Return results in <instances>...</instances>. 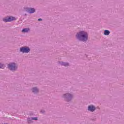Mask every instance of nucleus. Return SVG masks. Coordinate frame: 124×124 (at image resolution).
I'll list each match as a JSON object with an SVG mask.
<instances>
[{
    "label": "nucleus",
    "mask_w": 124,
    "mask_h": 124,
    "mask_svg": "<svg viewBox=\"0 0 124 124\" xmlns=\"http://www.w3.org/2000/svg\"><path fill=\"white\" fill-rule=\"evenodd\" d=\"M76 38L78 41L86 42L89 39V34L87 31H81L77 33Z\"/></svg>",
    "instance_id": "1"
},
{
    "label": "nucleus",
    "mask_w": 124,
    "mask_h": 124,
    "mask_svg": "<svg viewBox=\"0 0 124 124\" xmlns=\"http://www.w3.org/2000/svg\"><path fill=\"white\" fill-rule=\"evenodd\" d=\"M7 67L11 71H16L17 70L18 64L15 62H11L7 64Z\"/></svg>",
    "instance_id": "2"
},
{
    "label": "nucleus",
    "mask_w": 124,
    "mask_h": 124,
    "mask_svg": "<svg viewBox=\"0 0 124 124\" xmlns=\"http://www.w3.org/2000/svg\"><path fill=\"white\" fill-rule=\"evenodd\" d=\"M62 97L66 101H71L72 98H73V94L69 93H66L63 94Z\"/></svg>",
    "instance_id": "3"
},
{
    "label": "nucleus",
    "mask_w": 124,
    "mask_h": 124,
    "mask_svg": "<svg viewBox=\"0 0 124 124\" xmlns=\"http://www.w3.org/2000/svg\"><path fill=\"white\" fill-rule=\"evenodd\" d=\"M20 53H28L31 51V48L28 46H22L19 48Z\"/></svg>",
    "instance_id": "4"
},
{
    "label": "nucleus",
    "mask_w": 124,
    "mask_h": 124,
    "mask_svg": "<svg viewBox=\"0 0 124 124\" xmlns=\"http://www.w3.org/2000/svg\"><path fill=\"white\" fill-rule=\"evenodd\" d=\"M16 18L13 16H10L8 17H5L2 19L3 22H6L8 23L9 22H13V21H15Z\"/></svg>",
    "instance_id": "5"
},
{
    "label": "nucleus",
    "mask_w": 124,
    "mask_h": 124,
    "mask_svg": "<svg viewBox=\"0 0 124 124\" xmlns=\"http://www.w3.org/2000/svg\"><path fill=\"white\" fill-rule=\"evenodd\" d=\"M96 109L95 106L91 105L88 107V110L90 111L91 112H94Z\"/></svg>",
    "instance_id": "6"
},
{
    "label": "nucleus",
    "mask_w": 124,
    "mask_h": 124,
    "mask_svg": "<svg viewBox=\"0 0 124 124\" xmlns=\"http://www.w3.org/2000/svg\"><path fill=\"white\" fill-rule=\"evenodd\" d=\"M59 64L62 66H69V63L67 62H59Z\"/></svg>",
    "instance_id": "7"
},
{
    "label": "nucleus",
    "mask_w": 124,
    "mask_h": 124,
    "mask_svg": "<svg viewBox=\"0 0 124 124\" xmlns=\"http://www.w3.org/2000/svg\"><path fill=\"white\" fill-rule=\"evenodd\" d=\"M39 92V89L37 88V87H33L32 89V93H37Z\"/></svg>",
    "instance_id": "8"
},
{
    "label": "nucleus",
    "mask_w": 124,
    "mask_h": 124,
    "mask_svg": "<svg viewBox=\"0 0 124 124\" xmlns=\"http://www.w3.org/2000/svg\"><path fill=\"white\" fill-rule=\"evenodd\" d=\"M35 12V9L33 8H30L29 9V13L30 14H32Z\"/></svg>",
    "instance_id": "9"
},
{
    "label": "nucleus",
    "mask_w": 124,
    "mask_h": 124,
    "mask_svg": "<svg viewBox=\"0 0 124 124\" xmlns=\"http://www.w3.org/2000/svg\"><path fill=\"white\" fill-rule=\"evenodd\" d=\"M104 34L105 35H109L110 34V31H109V30H105L104 31Z\"/></svg>",
    "instance_id": "10"
},
{
    "label": "nucleus",
    "mask_w": 124,
    "mask_h": 124,
    "mask_svg": "<svg viewBox=\"0 0 124 124\" xmlns=\"http://www.w3.org/2000/svg\"><path fill=\"white\" fill-rule=\"evenodd\" d=\"M30 31V29L29 28H24L22 30V32H28Z\"/></svg>",
    "instance_id": "11"
},
{
    "label": "nucleus",
    "mask_w": 124,
    "mask_h": 124,
    "mask_svg": "<svg viewBox=\"0 0 124 124\" xmlns=\"http://www.w3.org/2000/svg\"><path fill=\"white\" fill-rule=\"evenodd\" d=\"M30 7H25V8H24V10H25V11H26V12H28V13H29L30 12Z\"/></svg>",
    "instance_id": "12"
},
{
    "label": "nucleus",
    "mask_w": 124,
    "mask_h": 124,
    "mask_svg": "<svg viewBox=\"0 0 124 124\" xmlns=\"http://www.w3.org/2000/svg\"><path fill=\"white\" fill-rule=\"evenodd\" d=\"M27 121L28 123H31V121H32V117L27 118Z\"/></svg>",
    "instance_id": "13"
},
{
    "label": "nucleus",
    "mask_w": 124,
    "mask_h": 124,
    "mask_svg": "<svg viewBox=\"0 0 124 124\" xmlns=\"http://www.w3.org/2000/svg\"><path fill=\"white\" fill-rule=\"evenodd\" d=\"M38 120V119L37 118V117H32V120L37 121Z\"/></svg>",
    "instance_id": "14"
},
{
    "label": "nucleus",
    "mask_w": 124,
    "mask_h": 124,
    "mask_svg": "<svg viewBox=\"0 0 124 124\" xmlns=\"http://www.w3.org/2000/svg\"><path fill=\"white\" fill-rule=\"evenodd\" d=\"M40 113H42V114H44L45 113V110L44 109H42L40 111Z\"/></svg>",
    "instance_id": "15"
},
{
    "label": "nucleus",
    "mask_w": 124,
    "mask_h": 124,
    "mask_svg": "<svg viewBox=\"0 0 124 124\" xmlns=\"http://www.w3.org/2000/svg\"><path fill=\"white\" fill-rule=\"evenodd\" d=\"M3 67V64L0 63V68H2Z\"/></svg>",
    "instance_id": "16"
},
{
    "label": "nucleus",
    "mask_w": 124,
    "mask_h": 124,
    "mask_svg": "<svg viewBox=\"0 0 124 124\" xmlns=\"http://www.w3.org/2000/svg\"><path fill=\"white\" fill-rule=\"evenodd\" d=\"M38 21H42V19H41V18H39V19H38Z\"/></svg>",
    "instance_id": "17"
}]
</instances>
